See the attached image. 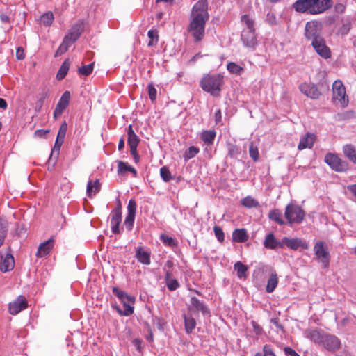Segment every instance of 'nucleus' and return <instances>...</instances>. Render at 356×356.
Listing matches in <instances>:
<instances>
[{"instance_id":"nucleus-30","label":"nucleus","mask_w":356,"mask_h":356,"mask_svg":"<svg viewBox=\"0 0 356 356\" xmlns=\"http://www.w3.org/2000/svg\"><path fill=\"white\" fill-rule=\"evenodd\" d=\"M71 62L69 59H66L61 65L60 67L59 68L57 74H56V79L58 80H62L63 79L65 76L67 75L70 66Z\"/></svg>"},{"instance_id":"nucleus-38","label":"nucleus","mask_w":356,"mask_h":356,"mask_svg":"<svg viewBox=\"0 0 356 356\" xmlns=\"http://www.w3.org/2000/svg\"><path fill=\"white\" fill-rule=\"evenodd\" d=\"M184 326L187 333H191L196 326V321L192 316L184 315Z\"/></svg>"},{"instance_id":"nucleus-8","label":"nucleus","mask_w":356,"mask_h":356,"mask_svg":"<svg viewBox=\"0 0 356 356\" xmlns=\"http://www.w3.org/2000/svg\"><path fill=\"white\" fill-rule=\"evenodd\" d=\"M333 99L338 102L344 107L348 105V99L346 95V88L339 80L335 81L332 85Z\"/></svg>"},{"instance_id":"nucleus-9","label":"nucleus","mask_w":356,"mask_h":356,"mask_svg":"<svg viewBox=\"0 0 356 356\" xmlns=\"http://www.w3.org/2000/svg\"><path fill=\"white\" fill-rule=\"evenodd\" d=\"M324 161L335 171L343 172L347 169V163L334 154H327L325 156Z\"/></svg>"},{"instance_id":"nucleus-18","label":"nucleus","mask_w":356,"mask_h":356,"mask_svg":"<svg viewBox=\"0 0 356 356\" xmlns=\"http://www.w3.org/2000/svg\"><path fill=\"white\" fill-rule=\"evenodd\" d=\"M191 305L188 307L189 311H195V312H201L203 315L209 314V309L208 307L202 302L198 298L196 297H191L190 300Z\"/></svg>"},{"instance_id":"nucleus-32","label":"nucleus","mask_w":356,"mask_h":356,"mask_svg":"<svg viewBox=\"0 0 356 356\" xmlns=\"http://www.w3.org/2000/svg\"><path fill=\"white\" fill-rule=\"evenodd\" d=\"M343 150L346 156L356 163V148L352 145H346L343 147Z\"/></svg>"},{"instance_id":"nucleus-52","label":"nucleus","mask_w":356,"mask_h":356,"mask_svg":"<svg viewBox=\"0 0 356 356\" xmlns=\"http://www.w3.org/2000/svg\"><path fill=\"white\" fill-rule=\"evenodd\" d=\"M67 130V124L65 121L60 127L57 138L64 140Z\"/></svg>"},{"instance_id":"nucleus-48","label":"nucleus","mask_w":356,"mask_h":356,"mask_svg":"<svg viewBox=\"0 0 356 356\" xmlns=\"http://www.w3.org/2000/svg\"><path fill=\"white\" fill-rule=\"evenodd\" d=\"M113 293L115 295L120 301L127 299L129 296L125 292L120 290L118 287H113L112 289Z\"/></svg>"},{"instance_id":"nucleus-20","label":"nucleus","mask_w":356,"mask_h":356,"mask_svg":"<svg viewBox=\"0 0 356 356\" xmlns=\"http://www.w3.org/2000/svg\"><path fill=\"white\" fill-rule=\"evenodd\" d=\"M316 136L314 134L307 133L302 138H300L298 148L299 150H302L306 148H312L314 145Z\"/></svg>"},{"instance_id":"nucleus-57","label":"nucleus","mask_w":356,"mask_h":356,"mask_svg":"<svg viewBox=\"0 0 356 356\" xmlns=\"http://www.w3.org/2000/svg\"><path fill=\"white\" fill-rule=\"evenodd\" d=\"M350 29V24L346 23L342 25L341 27L339 28L338 31V33L341 35H346L347 34Z\"/></svg>"},{"instance_id":"nucleus-55","label":"nucleus","mask_w":356,"mask_h":356,"mask_svg":"<svg viewBox=\"0 0 356 356\" xmlns=\"http://www.w3.org/2000/svg\"><path fill=\"white\" fill-rule=\"evenodd\" d=\"M63 142H64V140L58 138H56V142H55V144H54V149H53L52 153L51 154V157L52 156V155H53L54 152H57V154H58V152H59V151L60 149V147L63 145Z\"/></svg>"},{"instance_id":"nucleus-43","label":"nucleus","mask_w":356,"mask_h":356,"mask_svg":"<svg viewBox=\"0 0 356 356\" xmlns=\"http://www.w3.org/2000/svg\"><path fill=\"white\" fill-rule=\"evenodd\" d=\"M249 154L254 161L259 160V154L258 147L253 142H251L249 146Z\"/></svg>"},{"instance_id":"nucleus-54","label":"nucleus","mask_w":356,"mask_h":356,"mask_svg":"<svg viewBox=\"0 0 356 356\" xmlns=\"http://www.w3.org/2000/svg\"><path fill=\"white\" fill-rule=\"evenodd\" d=\"M128 213L135 214L136 211V203L134 200H130L127 206Z\"/></svg>"},{"instance_id":"nucleus-62","label":"nucleus","mask_w":356,"mask_h":356,"mask_svg":"<svg viewBox=\"0 0 356 356\" xmlns=\"http://www.w3.org/2000/svg\"><path fill=\"white\" fill-rule=\"evenodd\" d=\"M253 330L255 332L256 334L259 335L262 332V328L260 327L255 321H252L251 322Z\"/></svg>"},{"instance_id":"nucleus-56","label":"nucleus","mask_w":356,"mask_h":356,"mask_svg":"<svg viewBox=\"0 0 356 356\" xmlns=\"http://www.w3.org/2000/svg\"><path fill=\"white\" fill-rule=\"evenodd\" d=\"M263 353H264V356H276L273 348L270 345H265L263 347Z\"/></svg>"},{"instance_id":"nucleus-36","label":"nucleus","mask_w":356,"mask_h":356,"mask_svg":"<svg viewBox=\"0 0 356 356\" xmlns=\"http://www.w3.org/2000/svg\"><path fill=\"white\" fill-rule=\"evenodd\" d=\"M278 283L277 275L275 273H272L268 278L266 290L268 293H272L276 288Z\"/></svg>"},{"instance_id":"nucleus-33","label":"nucleus","mask_w":356,"mask_h":356,"mask_svg":"<svg viewBox=\"0 0 356 356\" xmlns=\"http://www.w3.org/2000/svg\"><path fill=\"white\" fill-rule=\"evenodd\" d=\"M8 231V222L0 217V247L3 244Z\"/></svg>"},{"instance_id":"nucleus-42","label":"nucleus","mask_w":356,"mask_h":356,"mask_svg":"<svg viewBox=\"0 0 356 356\" xmlns=\"http://www.w3.org/2000/svg\"><path fill=\"white\" fill-rule=\"evenodd\" d=\"M54 19L53 13L47 12L40 17V23L48 26L52 24Z\"/></svg>"},{"instance_id":"nucleus-53","label":"nucleus","mask_w":356,"mask_h":356,"mask_svg":"<svg viewBox=\"0 0 356 356\" xmlns=\"http://www.w3.org/2000/svg\"><path fill=\"white\" fill-rule=\"evenodd\" d=\"M161 239L164 243L168 245L169 246L173 247L176 245V242L175 239L167 235H161Z\"/></svg>"},{"instance_id":"nucleus-60","label":"nucleus","mask_w":356,"mask_h":356,"mask_svg":"<svg viewBox=\"0 0 356 356\" xmlns=\"http://www.w3.org/2000/svg\"><path fill=\"white\" fill-rule=\"evenodd\" d=\"M75 42H72V40L68 37L65 36L63 42L61 43L62 46H64L67 50H68L69 47Z\"/></svg>"},{"instance_id":"nucleus-13","label":"nucleus","mask_w":356,"mask_h":356,"mask_svg":"<svg viewBox=\"0 0 356 356\" xmlns=\"http://www.w3.org/2000/svg\"><path fill=\"white\" fill-rule=\"evenodd\" d=\"M28 307V302L26 298L19 296L13 302H10L8 305V312L12 315H16L21 311L26 309Z\"/></svg>"},{"instance_id":"nucleus-7","label":"nucleus","mask_w":356,"mask_h":356,"mask_svg":"<svg viewBox=\"0 0 356 356\" xmlns=\"http://www.w3.org/2000/svg\"><path fill=\"white\" fill-rule=\"evenodd\" d=\"M321 32L322 25L321 22L316 20L307 22L305 28V37L307 40L313 42V41L322 38Z\"/></svg>"},{"instance_id":"nucleus-45","label":"nucleus","mask_w":356,"mask_h":356,"mask_svg":"<svg viewBox=\"0 0 356 356\" xmlns=\"http://www.w3.org/2000/svg\"><path fill=\"white\" fill-rule=\"evenodd\" d=\"M94 69V63H92L87 65H83L78 68V72L81 75L88 76L90 75Z\"/></svg>"},{"instance_id":"nucleus-37","label":"nucleus","mask_w":356,"mask_h":356,"mask_svg":"<svg viewBox=\"0 0 356 356\" xmlns=\"http://www.w3.org/2000/svg\"><path fill=\"white\" fill-rule=\"evenodd\" d=\"M268 217L270 220L276 222L279 225H284L285 222L282 219V212L278 209H274L270 211Z\"/></svg>"},{"instance_id":"nucleus-24","label":"nucleus","mask_w":356,"mask_h":356,"mask_svg":"<svg viewBox=\"0 0 356 356\" xmlns=\"http://www.w3.org/2000/svg\"><path fill=\"white\" fill-rule=\"evenodd\" d=\"M83 26L81 23H76L71 27L69 33L65 36L70 38L72 42H76L80 37L83 31Z\"/></svg>"},{"instance_id":"nucleus-64","label":"nucleus","mask_w":356,"mask_h":356,"mask_svg":"<svg viewBox=\"0 0 356 356\" xmlns=\"http://www.w3.org/2000/svg\"><path fill=\"white\" fill-rule=\"evenodd\" d=\"M130 154L133 156L134 162L138 163L140 161V156L137 152V149H130Z\"/></svg>"},{"instance_id":"nucleus-19","label":"nucleus","mask_w":356,"mask_h":356,"mask_svg":"<svg viewBox=\"0 0 356 356\" xmlns=\"http://www.w3.org/2000/svg\"><path fill=\"white\" fill-rule=\"evenodd\" d=\"M264 245L266 248L270 250L283 248L282 239L281 241H278L275 238L273 233H269L265 238Z\"/></svg>"},{"instance_id":"nucleus-58","label":"nucleus","mask_w":356,"mask_h":356,"mask_svg":"<svg viewBox=\"0 0 356 356\" xmlns=\"http://www.w3.org/2000/svg\"><path fill=\"white\" fill-rule=\"evenodd\" d=\"M75 42H72V40L68 37L65 36L63 42L61 43L62 46H64L67 50H68L69 47Z\"/></svg>"},{"instance_id":"nucleus-59","label":"nucleus","mask_w":356,"mask_h":356,"mask_svg":"<svg viewBox=\"0 0 356 356\" xmlns=\"http://www.w3.org/2000/svg\"><path fill=\"white\" fill-rule=\"evenodd\" d=\"M75 42H72V40L68 37L65 36L63 42L61 43L62 46H64L67 50H68L69 47Z\"/></svg>"},{"instance_id":"nucleus-46","label":"nucleus","mask_w":356,"mask_h":356,"mask_svg":"<svg viewBox=\"0 0 356 356\" xmlns=\"http://www.w3.org/2000/svg\"><path fill=\"white\" fill-rule=\"evenodd\" d=\"M160 175L165 182H168L172 179L171 172L167 166H163L160 169Z\"/></svg>"},{"instance_id":"nucleus-34","label":"nucleus","mask_w":356,"mask_h":356,"mask_svg":"<svg viewBox=\"0 0 356 356\" xmlns=\"http://www.w3.org/2000/svg\"><path fill=\"white\" fill-rule=\"evenodd\" d=\"M241 154V148L233 144L229 143L227 144V155L232 159H237Z\"/></svg>"},{"instance_id":"nucleus-11","label":"nucleus","mask_w":356,"mask_h":356,"mask_svg":"<svg viewBox=\"0 0 356 356\" xmlns=\"http://www.w3.org/2000/svg\"><path fill=\"white\" fill-rule=\"evenodd\" d=\"M283 248L287 247L291 250H297L301 248L303 250H308L309 248V243L304 239L300 238H292L288 237L282 238Z\"/></svg>"},{"instance_id":"nucleus-39","label":"nucleus","mask_w":356,"mask_h":356,"mask_svg":"<svg viewBox=\"0 0 356 356\" xmlns=\"http://www.w3.org/2000/svg\"><path fill=\"white\" fill-rule=\"evenodd\" d=\"M100 190V183L99 180H96L93 184L92 181H89L87 184V193L88 196H92L98 193Z\"/></svg>"},{"instance_id":"nucleus-27","label":"nucleus","mask_w":356,"mask_h":356,"mask_svg":"<svg viewBox=\"0 0 356 356\" xmlns=\"http://www.w3.org/2000/svg\"><path fill=\"white\" fill-rule=\"evenodd\" d=\"M248 239L247 232L245 229H236L232 233V240L238 243H244Z\"/></svg>"},{"instance_id":"nucleus-2","label":"nucleus","mask_w":356,"mask_h":356,"mask_svg":"<svg viewBox=\"0 0 356 356\" xmlns=\"http://www.w3.org/2000/svg\"><path fill=\"white\" fill-rule=\"evenodd\" d=\"M292 6L298 13L318 15L330 8L332 0H297Z\"/></svg>"},{"instance_id":"nucleus-35","label":"nucleus","mask_w":356,"mask_h":356,"mask_svg":"<svg viewBox=\"0 0 356 356\" xmlns=\"http://www.w3.org/2000/svg\"><path fill=\"white\" fill-rule=\"evenodd\" d=\"M234 270L236 271L237 276L239 278H245L248 275V267L243 264L241 261L236 262L234 266Z\"/></svg>"},{"instance_id":"nucleus-22","label":"nucleus","mask_w":356,"mask_h":356,"mask_svg":"<svg viewBox=\"0 0 356 356\" xmlns=\"http://www.w3.org/2000/svg\"><path fill=\"white\" fill-rule=\"evenodd\" d=\"M14 257L10 254H7L4 258H1L0 270L3 273L10 271L14 268Z\"/></svg>"},{"instance_id":"nucleus-10","label":"nucleus","mask_w":356,"mask_h":356,"mask_svg":"<svg viewBox=\"0 0 356 356\" xmlns=\"http://www.w3.org/2000/svg\"><path fill=\"white\" fill-rule=\"evenodd\" d=\"M321 346L328 351L334 352L341 348V341L335 335L325 332Z\"/></svg>"},{"instance_id":"nucleus-15","label":"nucleus","mask_w":356,"mask_h":356,"mask_svg":"<svg viewBox=\"0 0 356 356\" xmlns=\"http://www.w3.org/2000/svg\"><path fill=\"white\" fill-rule=\"evenodd\" d=\"M134 298L129 296L127 299L123 300L121 302L123 304L124 309H122L118 305H113V307L118 312L121 316H129L134 312V307L131 305L134 302Z\"/></svg>"},{"instance_id":"nucleus-12","label":"nucleus","mask_w":356,"mask_h":356,"mask_svg":"<svg viewBox=\"0 0 356 356\" xmlns=\"http://www.w3.org/2000/svg\"><path fill=\"white\" fill-rule=\"evenodd\" d=\"M316 52L325 59H327L331 56V51L326 45L325 40L323 38H320L311 43Z\"/></svg>"},{"instance_id":"nucleus-21","label":"nucleus","mask_w":356,"mask_h":356,"mask_svg":"<svg viewBox=\"0 0 356 356\" xmlns=\"http://www.w3.org/2000/svg\"><path fill=\"white\" fill-rule=\"evenodd\" d=\"M54 247V240L52 238L41 243L36 252L38 257H42L49 254Z\"/></svg>"},{"instance_id":"nucleus-1","label":"nucleus","mask_w":356,"mask_h":356,"mask_svg":"<svg viewBox=\"0 0 356 356\" xmlns=\"http://www.w3.org/2000/svg\"><path fill=\"white\" fill-rule=\"evenodd\" d=\"M209 19L207 0H199L192 8L188 33L195 42L202 40L205 35V25Z\"/></svg>"},{"instance_id":"nucleus-49","label":"nucleus","mask_w":356,"mask_h":356,"mask_svg":"<svg viewBox=\"0 0 356 356\" xmlns=\"http://www.w3.org/2000/svg\"><path fill=\"white\" fill-rule=\"evenodd\" d=\"M227 70L233 74H240L243 68L234 63H229L227 66Z\"/></svg>"},{"instance_id":"nucleus-51","label":"nucleus","mask_w":356,"mask_h":356,"mask_svg":"<svg viewBox=\"0 0 356 356\" xmlns=\"http://www.w3.org/2000/svg\"><path fill=\"white\" fill-rule=\"evenodd\" d=\"M213 232L218 241L220 243L223 242L225 240V234L222 228L219 226H215L213 227Z\"/></svg>"},{"instance_id":"nucleus-26","label":"nucleus","mask_w":356,"mask_h":356,"mask_svg":"<svg viewBox=\"0 0 356 356\" xmlns=\"http://www.w3.org/2000/svg\"><path fill=\"white\" fill-rule=\"evenodd\" d=\"M122 221V214L111 211V229L113 234L120 233L119 225Z\"/></svg>"},{"instance_id":"nucleus-29","label":"nucleus","mask_w":356,"mask_h":356,"mask_svg":"<svg viewBox=\"0 0 356 356\" xmlns=\"http://www.w3.org/2000/svg\"><path fill=\"white\" fill-rule=\"evenodd\" d=\"M216 133L214 130H207L202 132L200 138L207 145L213 144Z\"/></svg>"},{"instance_id":"nucleus-23","label":"nucleus","mask_w":356,"mask_h":356,"mask_svg":"<svg viewBox=\"0 0 356 356\" xmlns=\"http://www.w3.org/2000/svg\"><path fill=\"white\" fill-rule=\"evenodd\" d=\"M127 143L130 149H137L140 143V139L133 130V127L130 124L127 129Z\"/></svg>"},{"instance_id":"nucleus-31","label":"nucleus","mask_w":356,"mask_h":356,"mask_svg":"<svg viewBox=\"0 0 356 356\" xmlns=\"http://www.w3.org/2000/svg\"><path fill=\"white\" fill-rule=\"evenodd\" d=\"M118 173L124 174L126 172H130L134 175V177L137 176V171L132 166L128 165L127 163L123 161H118Z\"/></svg>"},{"instance_id":"nucleus-63","label":"nucleus","mask_w":356,"mask_h":356,"mask_svg":"<svg viewBox=\"0 0 356 356\" xmlns=\"http://www.w3.org/2000/svg\"><path fill=\"white\" fill-rule=\"evenodd\" d=\"M49 132V130L40 129L35 131V136L38 138L45 137L46 135Z\"/></svg>"},{"instance_id":"nucleus-17","label":"nucleus","mask_w":356,"mask_h":356,"mask_svg":"<svg viewBox=\"0 0 356 356\" xmlns=\"http://www.w3.org/2000/svg\"><path fill=\"white\" fill-rule=\"evenodd\" d=\"M70 99V93L69 91H65L63 95L61 96V98L60 99L59 102H58L55 110L54 111V115L55 118L57 116L60 115L64 110L67 108V106L69 104Z\"/></svg>"},{"instance_id":"nucleus-6","label":"nucleus","mask_w":356,"mask_h":356,"mask_svg":"<svg viewBox=\"0 0 356 356\" xmlns=\"http://www.w3.org/2000/svg\"><path fill=\"white\" fill-rule=\"evenodd\" d=\"M284 215L289 224H300L305 216V212L298 205L290 204L286 207Z\"/></svg>"},{"instance_id":"nucleus-47","label":"nucleus","mask_w":356,"mask_h":356,"mask_svg":"<svg viewBox=\"0 0 356 356\" xmlns=\"http://www.w3.org/2000/svg\"><path fill=\"white\" fill-rule=\"evenodd\" d=\"M135 214L127 213L125 220L124 225L129 231H131L133 228L134 220H135Z\"/></svg>"},{"instance_id":"nucleus-25","label":"nucleus","mask_w":356,"mask_h":356,"mask_svg":"<svg viewBox=\"0 0 356 356\" xmlns=\"http://www.w3.org/2000/svg\"><path fill=\"white\" fill-rule=\"evenodd\" d=\"M136 257L137 258L139 262L143 264H150V252L148 251H145L142 247L138 248L136 253Z\"/></svg>"},{"instance_id":"nucleus-4","label":"nucleus","mask_w":356,"mask_h":356,"mask_svg":"<svg viewBox=\"0 0 356 356\" xmlns=\"http://www.w3.org/2000/svg\"><path fill=\"white\" fill-rule=\"evenodd\" d=\"M223 77L220 74H206L200 81V85L203 90L213 96H219Z\"/></svg>"},{"instance_id":"nucleus-16","label":"nucleus","mask_w":356,"mask_h":356,"mask_svg":"<svg viewBox=\"0 0 356 356\" xmlns=\"http://www.w3.org/2000/svg\"><path fill=\"white\" fill-rule=\"evenodd\" d=\"M325 334L323 330L319 329H307L304 332L306 338L319 346L322 343Z\"/></svg>"},{"instance_id":"nucleus-44","label":"nucleus","mask_w":356,"mask_h":356,"mask_svg":"<svg viewBox=\"0 0 356 356\" xmlns=\"http://www.w3.org/2000/svg\"><path fill=\"white\" fill-rule=\"evenodd\" d=\"M200 149L199 148L191 146L188 149H186L184 154V158L185 161H188L192 158H193L198 152Z\"/></svg>"},{"instance_id":"nucleus-61","label":"nucleus","mask_w":356,"mask_h":356,"mask_svg":"<svg viewBox=\"0 0 356 356\" xmlns=\"http://www.w3.org/2000/svg\"><path fill=\"white\" fill-rule=\"evenodd\" d=\"M284 354L287 356H300L293 349L290 347L284 348Z\"/></svg>"},{"instance_id":"nucleus-3","label":"nucleus","mask_w":356,"mask_h":356,"mask_svg":"<svg viewBox=\"0 0 356 356\" xmlns=\"http://www.w3.org/2000/svg\"><path fill=\"white\" fill-rule=\"evenodd\" d=\"M241 20L245 25V28H244L241 32V40L246 47L254 50L257 44V38L254 29V21L248 15H242Z\"/></svg>"},{"instance_id":"nucleus-5","label":"nucleus","mask_w":356,"mask_h":356,"mask_svg":"<svg viewBox=\"0 0 356 356\" xmlns=\"http://www.w3.org/2000/svg\"><path fill=\"white\" fill-rule=\"evenodd\" d=\"M315 259L321 263L323 268H328L330 262V254L326 243L323 241H318L313 248Z\"/></svg>"},{"instance_id":"nucleus-50","label":"nucleus","mask_w":356,"mask_h":356,"mask_svg":"<svg viewBox=\"0 0 356 356\" xmlns=\"http://www.w3.org/2000/svg\"><path fill=\"white\" fill-rule=\"evenodd\" d=\"M147 90L149 99L152 102H154L156 99L157 91L152 83H150L147 85Z\"/></svg>"},{"instance_id":"nucleus-40","label":"nucleus","mask_w":356,"mask_h":356,"mask_svg":"<svg viewBox=\"0 0 356 356\" xmlns=\"http://www.w3.org/2000/svg\"><path fill=\"white\" fill-rule=\"evenodd\" d=\"M241 204L247 208H254L259 207V203L255 199L250 196H248L243 198L241 202Z\"/></svg>"},{"instance_id":"nucleus-41","label":"nucleus","mask_w":356,"mask_h":356,"mask_svg":"<svg viewBox=\"0 0 356 356\" xmlns=\"http://www.w3.org/2000/svg\"><path fill=\"white\" fill-rule=\"evenodd\" d=\"M147 35L149 38V42H148L149 47H152L156 44L159 40V35L158 31L156 30L151 29L148 31Z\"/></svg>"},{"instance_id":"nucleus-14","label":"nucleus","mask_w":356,"mask_h":356,"mask_svg":"<svg viewBox=\"0 0 356 356\" xmlns=\"http://www.w3.org/2000/svg\"><path fill=\"white\" fill-rule=\"evenodd\" d=\"M299 88L304 95L313 99H318L321 95L317 86L314 83H303L300 84Z\"/></svg>"},{"instance_id":"nucleus-28","label":"nucleus","mask_w":356,"mask_h":356,"mask_svg":"<svg viewBox=\"0 0 356 356\" xmlns=\"http://www.w3.org/2000/svg\"><path fill=\"white\" fill-rule=\"evenodd\" d=\"M165 283L170 291H175L179 287V284L176 279L172 278V274L170 271L165 273Z\"/></svg>"}]
</instances>
